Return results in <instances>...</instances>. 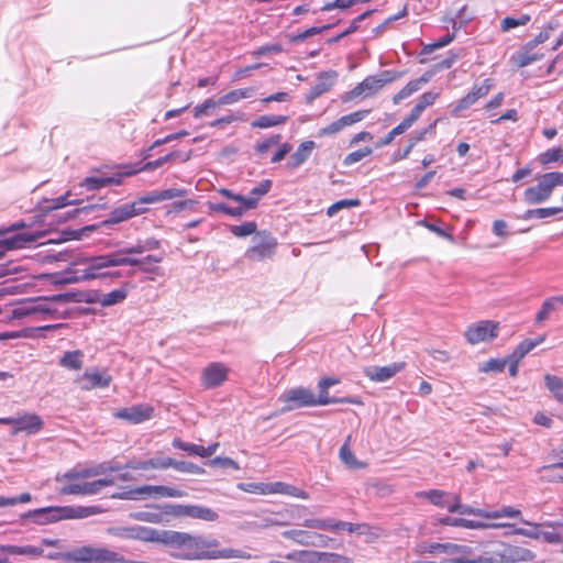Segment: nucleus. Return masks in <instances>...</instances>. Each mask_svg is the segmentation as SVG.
Wrapping results in <instances>:
<instances>
[{"mask_svg":"<svg viewBox=\"0 0 563 563\" xmlns=\"http://www.w3.org/2000/svg\"><path fill=\"white\" fill-rule=\"evenodd\" d=\"M115 534L123 539L156 542L170 549L169 555L177 560L199 561L213 559L243 558L241 550H219V541L211 537L190 534L174 530L133 526L115 529Z\"/></svg>","mask_w":563,"mask_h":563,"instance_id":"nucleus-1","label":"nucleus"},{"mask_svg":"<svg viewBox=\"0 0 563 563\" xmlns=\"http://www.w3.org/2000/svg\"><path fill=\"white\" fill-rule=\"evenodd\" d=\"M143 241H139L131 247H125L100 256L86 257L78 263L82 267H77L64 272L57 283L74 284L96 278L119 277V272H103L104 268L113 266H140V269L144 273H156L158 268L147 267L145 266V262H162L163 256L147 255L143 258L130 257V255L142 254L146 252L143 250Z\"/></svg>","mask_w":563,"mask_h":563,"instance_id":"nucleus-2","label":"nucleus"},{"mask_svg":"<svg viewBox=\"0 0 563 563\" xmlns=\"http://www.w3.org/2000/svg\"><path fill=\"white\" fill-rule=\"evenodd\" d=\"M113 551L107 548L84 545L67 552H51L49 560H63L64 563H111Z\"/></svg>","mask_w":563,"mask_h":563,"instance_id":"nucleus-3","label":"nucleus"},{"mask_svg":"<svg viewBox=\"0 0 563 563\" xmlns=\"http://www.w3.org/2000/svg\"><path fill=\"white\" fill-rule=\"evenodd\" d=\"M69 295H56L52 298H34L22 301L11 310L13 319L33 318L40 320L41 317L52 316L56 310L52 307L53 301H65Z\"/></svg>","mask_w":563,"mask_h":563,"instance_id":"nucleus-4","label":"nucleus"},{"mask_svg":"<svg viewBox=\"0 0 563 563\" xmlns=\"http://www.w3.org/2000/svg\"><path fill=\"white\" fill-rule=\"evenodd\" d=\"M24 227V222H19L0 229V258L4 255L5 251L23 249L37 241L40 236L37 234L16 232Z\"/></svg>","mask_w":563,"mask_h":563,"instance_id":"nucleus-5","label":"nucleus"},{"mask_svg":"<svg viewBox=\"0 0 563 563\" xmlns=\"http://www.w3.org/2000/svg\"><path fill=\"white\" fill-rule=\"evenodd\" d=\"M277 240L271 232L264 230L252 238V246L245 252V257L252 262H262L276 253Z\"/></svg>","mask_w":563,"mask_h":563,"instance_id":"nucleus-6","label":"nucleus"},{"mask_svg":"<svg viewBox=\"0 0 563 563\" xmlns=\"http://www.w3.org/2000/svg\"><path fill=\"white\" fill-rule=\"evenodd\" d=\"M402 73L394 70H384L379 76H368L357 86H355L350 95L352 98L365 95L366 97L373 96L379 91L386 84L393 82L399 79Z\"/></svg>","mask_w":563,"mask_h":563,"instance_id":"nucleus-7","label":"nucleus"},{"mask_svg":"<svg viewBox=\"0 0 563 563\" xmlns=\"http://www.w3.org/2000/svg\"><path fill=\"white\" fill-rule=\"evenodd\" d=\"M499 324L492 320L474 323L465 331V339L470 344H477L498 336Z\"/></svg>","mask_w":563,"mask_h":563,"instance_id":"nucleus-8","label":"nucleus"},{"mask_svg":"<svg viewBox=\"0 0 563 563\" xmlns=\"http://www.w3.org/2000/svg\"><path fill=\"white\" fill-rule=\"evenodd\" d=\"M280 400L286 404L282 409L284 412L301 407L316 406L313 391L305 387L287 390L280 396Z\"/></svg>","mask_w":563,"mask_h":563,"instance_id":"nucleus-9","label":"nucleus"},{"mask_svg":"<svg viewBox=\"0 0 563 563\" xmlns=\"http://www.w3.org/2000/svg\"><path fill=\"white\" fill-rule=\"evenodd\" d=\"M113 484L114 481L111 478H100L92 482L74 483L63 486L59 489V494L92 496L99 494L104 487L112 486Z\"/></svg>","mask_w":563,"mask_h":563,"instance_id":"nucleus-10","label":"nucleus"},{"mask_svg":"<svg viewBox=\"0 0 563 563\" xmlns=\"http://www.w3.org/2000/svg\"><path fill=\"white\" fill-rule=\"evenodd\" d=\"M282 536L286 539L294 540L299 544L311 547H327L330 541V538L324 534L300 529L286 530Z\"/></svg>","mask_w":563,"mask_h":563,"instance_id":"nucleus-11","label":"nucleus"},{"mask_svg":"<svg viewBox=\"0 0 563 563\" xmlns=\"http://www.w3.org/2000/svg\"><path fill=\"white\" fill-rule=\"evenodd\" d=\"M3 424H9L14 427L13 433H18L24 431L29 434H33L38 432L43 427V421L40 416L34 413H25L23 416L16 418H9L7 420H2Z\"/></svg>","mask_w":563,"mask_h":563,"instance_id":"nucleus-12","label":"nucleus"},{"mask_svg":"<svg viewBox=\"0 0 563 563\" xmlns=\"http://www.w3.org/2000/svg\"><path fill=\"white\" fill-rule=\"evenodd\" d=\"M552 190L544 180L543 175L538 177V184L536 186L528 187L523 192V200L528 205H539L547 201L551 195Z\"/></svg>","mask_w":563,"mask_h":563,"instance_id":"nucleus-13","label":"nucleus"},{"mask_svg":"<svg viewBox=\"0 0 563 563\" xmlns=\"http://www.w3.org/2000/svg\"><path fill=\"white\" fill-rule=\"evenodd\" d=\"M405 368V363H393L387 366H367L364 368V375L368 377L373 382L383 383L391 377H394L397 373L401 372Z\"/></svg>","mask_w":563,"mask_h":563,"instance_id":"nucleus-14","label":"nucleus"},{"mask_svg":"<svg viewBox=\"0 0 563 563\" xmlns=\"http://www.w3.org/2000/svg\"><path fill=\"white\" fill-rule=\"evenodd\" d=\"M135 217V206L134 205H128L124 203L115 209H113L109 218L103 220L99 225H88L84 228V231H95L99 227H108L111 224H117L120 222H123L125 220H129L131 218Z\"/></svg>","mask_w":563,"mask_h":563,"instance_id":"nucleus-15","label":"nucleus"},{"mask_svg":"<svg viewBox=\"0 0 563 563\" xmlns=\"http://www.w3.org/2000/svg\"><path fill=\"white\" fill-rule=\"evenodd\" d=\"M499 563H517L521 561H531L534 559L532 551L517 545H505L498 552Z\"/></svg>","mask_w":563,"mask_h":563,"instance_id":"nucleus-16","label":"nucleus"},{"mask_svg":"<svg viewBox=\"0 0 563 563\" xmlns=\"http://www.w3.org/2000/svg\"><path fill=\"white\" fill-rule=\"evenodd\" d=\"M228 376V368L221 363H212L205 368L202 374L203 385L207 388L220 386Z\"/></svg>","mask_w":563,"mask_h":563,"instance_id":"nucleus-17","label":"nucleus"},{"mask_svg":"<svg viewBox=\"0 0 563 563\" xmlns=\"http://www.w3.org/2000/svg\"><path fill=\"white\" fill-rule=\"evenodd\" d=\"M112 377L106 372H86L79 379L81 389L90 390L96 388H106L110 385Z\"/></svg>","mask_w":563,"mask_h":563,"instance_id":"nucleus-18","label":"nucleus"},{"mask_svg":"<svg viewBox=\"0 0 563 563\" xmlns=\"http://www.w3.org/2000/svg\"><path fill=\"white\" fill-rule=\"evenodd\" d=\"M57 515H62L60 507H45L25 512L22 515V519L31 518L37 525H45L63 519Z\"/></svg>","mask_w":563,"mask_h":563,"instance_id":"nucleus-19","label":"nucleus"},{"mask_svg":"<svg viewBox=\"0 0 563 563\" xmlns=\"http://www.w3.org/2000/svg\"><path fill=\"white\" fill-rule=\"evenodd\" d=\"M152 408L136 406L118 410L114 416L120 419L128 420L132 423H140L151 418Z\"/></svg>","mask_w":563,"mask_h":563,"instance_id":"nucleus-20","label":"nucleus"},{"mask_svg":"<svg viewBox=\"0 0 563 563\" xmlns=\"http://www.w3.org/2000/svg\"><path fill=\"white\" fill-rule=\"evenodd\" d=\"M0 554H12V555H27L31 558H38L44 554V550L41 547L35 545H13V544H0Z\"/></svg>","mask_w":563,"mask_h":563,"instance_id":"nucleus-21","label":"nucleus"},{"mask_svg":"<svg viewBox=\"0 0 563 563\" xmlns=\"http://www.w3.org/2000/svg\"><path fill=\"white\" fill-rule=\"evenodd\" d=\"M194 519H200L213 522L219 519V515L213 509L201 505H186L185 516Z\"/></svg>","mask_w":563,"mask_h":563,"instance_id":"nucleus-22","label":"nucleus"},{"mask_svg":"<svg viewBox=\"0 0 563 563\" xmlns=\"http://www.w3.org/2000/svg\"><path fill=\"white\" fill-rule=\"evenodd\" d=\"M334 78L335 73H322L318 78V82L309 90V93L307 95V101L311 102L319 98L322 93L327 92L331 88Z\"/></svg>","mask_w":563,"mask_h":563,"instance_id":"nucleus-23","label":"nucleus"},{"mask_svg":"<svg viewBox=\"0 0 563 563\" xmlns=\"http://www.w3.org/2000/svg\"><path fill=\"white\" fill-rule=\"evenodd\" d=\"M431 79L429 73L423 74L420 78L409 81L402 89H400L394 97L393 102L399 103L401 100L410 97L412 93L418 91L422 85L427 84Z\"/></svg>","mask_w":563,"mask_h":563,"instance_id":"nucleus-24","label":"nucleus"},{"mask_svg":"<svg viewBox=\"0 0 563 563\" xmlns=\"http://www.w3.org/2000/svg\"><path fill=\"white\" fill-rule=\"evenodd\" d=\"M316 147V143L313 141H305L302 142L298 148L291 154L288 165L291 168H297L302 165L311 155L312 151Z\"/></svg>","mask_w":563,"mask_h":563,"instance_id":"nucleus-25","label":"nucleus"},{"mask_svg":"<svg viewBox=\"0 0 563 563\" xmlns=\"http://www.w3.org/2000/svg\"><path fill=\"white\" fill-rule=\"evenodd\" d=\"M62 515H58L63 519H78V518H87L92 515L99 514L100 509L98 507H84V506H64L60 507Z\"/></svg>","mask_w":563,"mask_h":563,"instance_id":"nucleus-26","label":"nucleus"},{"mask_svg":"<svg viewBox=\"0 0 563 563\" xmlns=\"http://www.w3.org/2000/svg\"><path fill=\"white\" fill-rule=\"evenodd\" d=\"M448 510H449V512H452V514L457 512L461 515H473V516H478V517L488 519V511L481 509V508H474L468 505H463L461 503L460 495L453 496V504L448 505Z\"/></svg>","mask_w":563,"mask_h":563,"instance_id":"nucleus-27","label":"nucleus"},{"mask_svg":"<svg viewBox=\"0 0 563 563\" xmlns=\"http://www.w3.org/2000/svg\"><path fill=\"white\" fill-rule=\"evenodd\" d=\"M465 550H466V547L461 545V544L433 542V543H429V544L424 543V544L420 545L419 551L428 552V553L440 552V553L455 554L459 552H463Z\"/></svg>","mask_w":563,"mask_h":563,"instance_id":"nucleus-28","label":"nucleus"},{"mask_svg":"<svg viewBox=\"0 0 563 563\" xmlns=\"http://www.w3.org/2000/svg\"><path fill=\"white\" fill-rule=\"evenodd\" d=\"M128 296V284L123 285L121 288L114 289L107 294H99L97 298V302H99L102 307L113 306L123 301Z\"/></svg>","mask_w":563,"mask_h":563,"instance_id":"nucleus-29","label":"nucleus"},{"mask_svg":"<svg viewBox=\"0 0 563 563\" xmlns=\"http://www.w3.org/2000/svg\"><path fill=\"white\" fill-rule=\"evenodd\" d=\"M177 158H180L183 162H187L190 158V152H188V153H186L184 155L179 151L172 152V153H169V154H167L165 156H162V157H159V158H157L155 161L147 162L139 170L152 172V170L163 166L165 163L170 162V161H175Z\"/></svg>","mask_w":563,"mask_h":563,"instance_id":"nucleus-30","label":"nucleus"},{"mask_svg":"<svg viewBox=\"0 0 563 563\" xmlns=\"http://www.w3.org/2000/svg\"><path fill=\"white\" fill-rule=\"evenodd\" d=\"M563 306V296H553L543 301L541 309L536 314V322L540 323L549 319L550 314L558 308Z\"/></svg>","mask_w":563,"mask_h":563,"instance_id":"nucleus-31","label":"nucleus"},{"mask_svg":"<svg viewBox=\"0 0 563 563\" xmlns=\"http://www.w3.org/2000/svg\"><path fill=\"white\" fill-rule=\"evenodd\" d=\"M314 401L316 406L321 405H329V404H354V405H363V402L358 398L354 397H342V398H335L330 397L328 389H320V394L317 397L314 395Z\"/></svg>","mask_w":563,"mask_h":563,"instance_id":"nucleus-32","label":"nucleus"},{"mask_svg":"<svg viewBox=\"0 0 563 563\" xmlns=\"http://www.w3.org/2000/svg\"><path fill=\"white\" fill-rule=\"evenodd\" d=\"M84 353L79 350L66 352L59 360V365L68 368L78 371L82 367Z\"/></svg>","mask_w":563,"mask_h":563,"instance_id":"nucleus-33","label":"nucleus"},{"mask_svg":"<svg viewBox=\"0 0 563 563\" xmlns=\"http://www.w3.org/2000/svg\"><path fill=\"white\" fill-rule=\"evenodd\" d=\"M287 115L264 114L256 118L251 125L253 128L267 129L286 123Z\"/></svg>","mask_w":563,"mask_h":563,"instance_id":"nucleus-34","label":"nucleus"},{"mask_svg":"<svg viewBox=\"0 0 563 563\" xmlns=\"http://www.w3.org/2000/svg\"><path fill=\"white\" fill-rule=\"evenodd\" d=\"M544 384L552 396L563 405V379L555 375L547 374L544 376Z\"/></svg>","mask_w":563,"mask_h":563,"instance_id":"nucleus-35","label":"nucleus"},{"mask_svg":"<svg viewBox=\"0 0 563 563\" xmlns=\"http://www.w3.org/2000/svg\"><path fill=\"white\" fill-rule=\"evenodd\" d=\"M560 212H563V209L560 207L529 209L521 216V219H523V220L544 219V218L553 217Z\"/></svg>","mask_w":563,"mask_h":563,"instance_id":"nucleus-36","label":"nucleus"},{"mask_svg":"<svg viewBox=\"0 0 563 563\" xmlns=\"http://www.w3.org/2000/svg\"><path fill=\"white\" fill-rule=\"evenodd\" d=\"M544 341V336H539L536 340L526 339L516 347L510 358L522 360L530 351Z\"/></svg>","mask_w":563,"mask_h":563,"instance_id":"nucleus-37","label":"nucleus"},{"mask_svg":"<svg viewBox=\"0 0 563 563\" xmlns=\"http://www.w3.org/2000/svg\"><path fill=\"white\" fill-rule=\"evenodd\" d=\"M69 196V192H66V195L60 196L56 199H44L38 203V209L43 213L51 212L53 210H57L60 208H64L68 205H71L73 202L67 200V197Z\"/></svg>","mask_w":563,"mask_h":563,"instance_id":"nucleus-38","label":"nucleus"},{"mask_svg":"<svg viewBox=\"0 0 563 563\" xmlns=\"http://www.w3.org/2000/svg\"><path fill=\"white\" fill-rule=\"evenodd\" d=\"M252 92H253L252 88L232 90V91L223 95L221 98H219L218 104L219 106L232 104L241 99L250 98L252 96Z\"/></svg>","mask_w":563,"mask_h":563,"instance_id":"nucleus-39","label":"nucleus"},{"mask_svg":"<svg viewBox=\"0 0 563 563\" xmlns=\"http://www.w3.org/2000/svg\"><path fill=\"white\" fill-rule=\"evenodd\" d=\"M341 461L352 470L363 468L365 467V463L360 462L353 452L350 450L349 445L344 443L339 452Z\"/></svg>","mask_w":563,"mask_h":563,"instance_id":"nucleus-40","label":"nucleus"},{"mask_svg":"<svg viewBox=\"0 0 563 563\" xmlns=\"http://www.w3.org/2000/svg\"><path fill=\"white\" fill-rule=\"evenodd\" d=\"M332 531L346 530L350 533L357 532L360 534L365 533L368 530V526L365 523L354 525L345 521H335L332 519Z\"/></svg>","mask_w":563,"mask_h":563,"instance_id":"nucleus-41","label":"nucleus"},{"mask_svg":"<svg viewBox=\"0 0 563 563\" xmlns=\"http://www.w3.org/2000/svg\"><path fill=\"white\" fill-rule=\"evenodd\" d=\"M539 162L543 166H548L551 163H556V162L563 163V148L553 147V148L545 151L544 153H542L539 156Z\"/></svg>","mask_w":563,"mask_h":563,"instance_id":"nucleus-42","label":"nucleus"},{"mask_svg":"<svg viewBox=\"0 0 563 563\" xmlns=\"http://www.w3.org/2000/svg\"><path fill=\"white\" fill-rule=\"evenodd\" d=\"M131 517L135 520L145 521L150 523L164 522L163 514L158 509H156L155 511H137L131 514Z\"/></svg>","mask_w":563,"mask_h":563,"instance_id":"nucleus-43","label":"nucleus"},{"mask_svg":"<svg viewBox=\"0 0 563 563\" xmlns=\"http://www.w3.org/2000/svg\"><path fill=\"white\" fill-rule=\"evenodd\" d=\"M372 13H373V11L368 10V11L362 13L361 15H358L357 18H355L351 22L350 26L345 31H343L342 33L338 34L335 37L330 38L329 43H335V42L340 41L341 38H343V37L350 35V34L354 33L355 31H357L358 23L362 22L363 20H365Z\"/></svg>","mask_w":563,"mask_h":563,"instance_id":"nucleus-44","label":"nucleus"},{"mask_svg":"<svg viewBox=\"0 0 563 563\" xmlns=\"http://www.w3.org/2000/svg\"><path fill=\"white\" fill-rule=\"evenodd\" d=\"M256 230L257 224L254 221L244 222L240 225H232L230 228L231 233L239 238L249 236L251 234L255 235L257 233Z\"/></svg>","mask_w":563,"mask_h":563,"instance_id":"nucleus-45","label":"nucleus"},{"mask_svg":"<svg viewBox=\"0 0 563 563\" xmlns=\"http://www.w3.org/2000/svg\"><path fill=\"white\" fill-rule=\"evenodd\" d=\"M419 496L427 498L431 504L439 507H446L444 498L448 496V493L440 489H430L427 492H421Z\"/></svg>","mask_w":563,"mask_h":563,"instance_id":"nucleus-46","label":"nucleus"},{"mask_svg":"<svg viewBox=\"0 0 563 563\" xmlns=\"http://www.w3.org/2000/svg\"><path fill=\"white\" fill-rule=\"evenodd\" d=\"M155 509L161 510L164 516L184 517L186 505L180 504H164L154 506Z\"/></svg>","mask_w":563,"mask_h":563,"instance_id":"nucleus-47","label":"nucleus"},{"mask_svg":"<svg viewBox=\"0 0 563 563\" xmlns=\"http://www.w3.org/2000/svg\"><path fill=\"white\" fill-rule=\"evenodd\" d=\"M530 21V15L521 14L519 18L506 16L501 21V30L508 32L517 26L526 25Z\"/></svg>","mask_w":563,"mask_h":563,"instance_id":"nucleus-48","label":"nucleus"},{"mask_svg":"<svg viewBox=\"0 0 563 563\" xmlns=\"http://www.w3.org/2000/svg\"><path fill=\"white\" fill-rule=\"evenodd\" d=\"M541 58V55L532 53V51L522 48L515 57L519 67H526Z\"/></svg>","mask_w":563,"mask_h":563,"instance_id":"nucleus-49","label":"nucleus"},{"mask_svg":"<svg viewBox=\"0 0 563 563\" xmlns=\"http://www.w3.org/2000/svg\"><path fill=\"white\" fill-rule=\"evenodd\" d=\"M272 185L273 183L269 179L262 180L257 186L251 189L250 196L246 197V199H255L257 205L260 198L265 196L271 190Z\"/></svg>","mask_w":563,"mask_h":563,"instance_id":"nucleus-50","label":"nucleus"},{"mask_svg":"<svg viewBox=\"0 0 563 563\" xmlns=\"http://www.w3.org/2000/svg\"><path fill=\"white\" fill-rule=\"evenodd\" d=\"M174 468L176 471L189 474H203L205 470L199 465L188 461H176L174 460Z\"/></svg>","mask_w":563,"mask_h":563,"instance_id":"nucleus-51","label":"nucleus"},{"mask_svg":"<svg viewBox=\"0 0 563 563\" xmlns=\"http://www.w3.org/2000/svg\"><path fill=\"white\" fill-rule=\"evenodd\" d=\"M508 523L483 522L476 520L464 519L463 528L466 529H499L508 527Z\"/></svg>","mask_w":563,"mask_h":563,"instance_id":"nucleus-52","label":"nucleus"},{"mask_svg":"<svg viewBox=\"0 0 563 563\" xmlns=\"http://www.w3.org/2000/svg\"><path fill=\"white\" fill-rule=\"evenodd\" d=\"M506 364H507L506 358H490L481 366L479 371L483 373H488V372L500 373L505 369Z\"/></svg>","mask_w":563,"mask_h":563,"instance_id":"nucleus-53","label":"nucleus"},{"mask_svg":"<svg viewBox=\"0 0 563 563\" xmlns=\"http://www.w3.org/2000/svg\"><path fill=\"white\" fill-rule=\"evenodd\" d=\"M147 488H144V486L136 487L133 489L124 490L122 493L114 494L113 498L124 499V500H137L141 499L143 496H145V492Z\"/></svg>","mask_w":563,"mask_h":563,"instance_id":"nucleus-54","label":"nucleus"},{"mask_svg":"<svg viewBox=\"0 0 563 563\" xmlns=\"http://www.w3.org/2000/svg\"><path fill=\"white\" fill-rule=\"evenodd\" d=\"M373 153V150L371 147H363L357 151H354L345 156L343 163L344 165H352L354 163H357L362 161L364 157L369 156Z\"/></svg>","mask_w":563,"mask_h":563,"instance_id":"nucleus-55","label":"nucleus"},{"mask_svg":"<svg viewBox=\"0 0 563 563\" xmlns=\"http://www.w3.org/2000/svg\"><path fill=\"white\" fill-rule=\"evenodd\" d=\"M521 515L519 509H516L510 506H505L499 510L488 511V519H497L501 517L517 518Z\"/></svg>","mask_w":563,"mask_h":563,"instance_id":"nucleus-56","label":"nucleus"},{"mask_svg":"<svg viewBox=\"0 0 563 563\" xmlns=\"http://www.w3.org/2000/svg\"><path fill=\"white\" fill-rule=\"evenodd\" d=\"M455 563H499L498 552L493 555L483 554L475 559L456 558Z\"/></svg>","mask_w":563,"mask_h":563,"instance_id":"nucleus-57","label":"nucleus"},{"mask_svg":"<svg viewBox=\"0 0 563 563\" xmlns=\"http://www.w3.org/2000/svg\"><path fill=\"white\" fill-rule=\"evenodd\" d=\"M332 25H323V26H312L310 29H307L305 30L303 32H300L298 34H296L295 36H292V42H301V41H305L306 38L308 37H311L313 35H317L319 33H322L323 31L325 30H329Z\"/></svg>","mask_w":563,"mask_h":563,"instance_id":"nucleus-58","label":"nucleus"},{"mask_svg":"<svg viewBox=\"0 0 563 563\" xmlns=\"http://www.w3.org/2000/svg\"><path fill=\"white\" fill-rule=\"evenodd\" d=\"M173 446L187 452L189 455L200 456V445L194 443H187L176 438L173 440Z\"/></svg>","mask_w":563,"mask_h":563,"instance_id":"nucleus-59","label":"nucleus"},{"mask_svg":"<svg viewBox=\"0 0 563 563\" xmlns=\"http://www.w3.org/2000/svg\"><path fill=\"white\" fill-rule=\"evenodd\" d=\"M208 465L210 466H219V467H222V468H233L235 471H239L240 470V465L232 459L230 457H222V456H217L210 461H208Z\"/></svg>","mask_w":563,"mask_h":563,"instance_id":"nucleus-60","label":"nucleus"},{"mask_svg":"<svg viewBox=\"0 0 563 563\" xmlns=\"http://www.w3.org/2000/svg\"><path fill=\"white\" fill-rule=\"evenodd\" d=\"M302 526L318 530H331L332 519H306Z\"/></svg>","mask_w":563,"mask_h":563,"instance_id":"nucleus-61","label":"nucleus"},{"mask_svg":"<svg viewBox=\"0 0 563 563\" xmlns=\"http://www.w3.org/2000/svg\"><path fill=\"white\" fill-rule=\"evenodd\" d=\"M454 40V34H446L442 38L438 40L434 43H431L429 45H426L422 49V54H431L438 48L444 47L448 44H450Z\"/></svg>","mask_w":563,"mask_h":563,"instance_id":"nucleus-62","label":"nucleus"},{"mask_svg":"<svg viewBox=\"0 0 563 563\" xmlns=\"http://www.w3.org/2000/svg\"><path fill=\"white\" fill-rule=\"evenodd\" d=\"M476 102L475 98L470 95V92L464 96L462 99L459 100V102L454 106V108L451 111V114L453 117H459L460 112L470 108Z\"/></svg>","mask_w":563,"mask_h":563,"instance_id":"nucleus-63","label":"nucleus"},{"mask_svg":"<svg viewBox=\"0 0 563 563\" xmlns=\"http://www.w3.org/2000/svg\"><path fill=\"white\" fill-rule=\"evenodd\" d=\"M544 180L549 184L551 190L556 186H563V173L561 172H550L543 174Z\"/></svg>","mask_w":563,"mask_h":563,"instance_id":"nucleus-64","label":"nucleus"}]
</instances>
